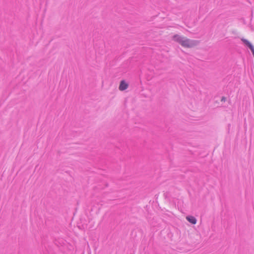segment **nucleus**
<instances>
[{
	"label": "nucleus",
	"mask_w": 254,
	"mask_h": 254,
	"mask_svg": "<svg viewBox=\"0 0 254 254\" xmlns=\"http://www.w3.org/2000/svg\"><path fill=\"white\" fill-rule=\"evenodd\" d=\"M242 40L247 46H248L250 48V49H252L253 46L248 40L244 39H242Z\"/></svg>",
	"instance_id": "20e7f679"
},
{
	"label": "nucleus",
	"mask_w": 254,
	"mask_h": 254,
	"mask_svg": "<svg viewBox=\"0 0 254 254\" xmlns=\"http://www.w3.org/2000/svg\"><path fill=\"white\" fill-rule=\"evenodd\" d=\"M173 39L180 43L183 47L188 48L195 46L197 43L196 41L190 40L187 37H182L178 35H174Z\"/></svg>",
	"instance_id": "f257e3e1"
},
{
	"label": "nucleus",
	"mask_w": 254,
	"mask_h": 254,
	"mask_svg": "<svg viewBox=\"0 0 254 254\" xmlns=\"http://www.w3.org/2000/svg\"><path fill=\"white\" fill-rule=\"evenodd\" d=\"M187 220L192 224H195L196 223V219L195 217L192 216H188L186 217Z\"/></svg>",
	"instance_id": "7ed1b4c3"
},
{
	"label": "nucleus",
	"mask_w": 254,
	"mask_h": 254,
	"mask_svg": "<svg viewBox=\"0 0 254 254\" xmlns=\"http://www.w3.org/2000/svg\"><path fill=\"white\" fill-rule=\"evenodd\" d=\"M128 86V84L125 80H122L120 82L119 88L120 91H124L127 89Z\"/></svg>",
	"instance_id": "f03ea898"
}]
</instances>
